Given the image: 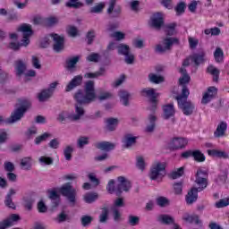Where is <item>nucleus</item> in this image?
I'll return each mask as SVG.
<instances>
[{"instance_id":"13d9d810","label":"nucleus","mask_w":229,"mask_h":229,"mask_svg":"<svg viewBox=\"0 0 229 229\" xmlns=\"http://www.w3.org/2000/svg\"><path fill=\"white\" fill-rule=\"evenodd\" d=\"M88 178L89 182H91L93 186L98 187V185H99V179L96 177V174L94 173L89 174Z\"/></svg>"},{"instance_id":"a878e982","label":"nucleus","mask_w":229,"mask_h":229,"mask_svg":"<svg viewBox=\"0 0 229 229\" xmlns=\"http://www.w3.org/2000/svg\"><path fill=\"white\" fill-rule=\"evenodd\" d=\"M131 96V95L127 90L122 89L119 91L120 101L123 106H128V105H130L129 99Z\"/></svg>"},{"instance_id":"5701e85b","label":"nucleus","mask_w":229,"mask_h":229,"mask_svg":"<svg viewBox=\"0 0 229 229\" xmlns=\"http://www.w3.org/2000/svg\"><path fill=\"white\" fill-rule=\"evenodd\" d=\"M14 194H17V191L14 189H10L9 192L5 196V200H4L5 207H8L9 208H13V209L15 208V204L12 199V196H14Z\"/></svg>"},{"instance_id":"c9c22d12","label":"nucleus","mask_w":229,"mask_h":229,"mask_svg":"<svg viewBox=\"0 0 229 229\" xmlns=\"http://www.w3.org/2000/svg\"><path fill=\"white\" fill-rule=\"evenodd\" d=\"M158 223L161 225H172L173 224V216L165 214L159 215L157 216Z\"/></svg>"},{"instance_id":"c756f323","label":"nucleus","mask_w":229,"mask_h":229,"mask_svg":"<svg viewBox=\"0 0 229 229\" xmlns=\"http://www.w3.org/2000/svg\"><path fill=\"white\" fill-rule=\"evenodd\" d=\"M31 162H33V159L31 158V157H26L21 158L20 165L25 171H30L32 165Z\"/></svg>"},{"instance_id":"bf43d9fd","label":"nucleus","mask_w":229,"mask_h":229,"mask_svg":"<svg viewBox=\"0 0 229 229\" xmlns=\"http://www.w3.org/2000/svg\"><path fill=\"white\" fill-rule=\"evenodd\" d=\"M150 106L148 107V110L150 112H155L157 110V106H158V100L157 98H149Z\"/></svg>"},{"instance_id":"412c9836","label":"nucleus","mask_w":229,"mask_h":229,"mask_svg":"<svg viewBox=\"0 0 229 229\" xmlns=\"http://www.w3.org/2000/svg\"><path fill=\"white\" fill-rule=\"evenodd\" d=\"M14 68L16 71V76H22L26 72V63L21 59H18L14 62Z\"/></svg>"},{"instance_id":"ea45409f","label":"nucleus","mask_w":229,"mask_h":229,"mask_svg":"<svg viewBox=\"0 0 229 229\" xmlns=\"http://www.w3.org/2000/svg\"><path fill=\"white\" fill-rule=\"evenodd\" d=\"M208 72L213 76V81H219V70L213 65L208 67Z\"/></svg>"},{"instance_id":"dca6fc26","label":"nucleus","mask_w":229,"mask_h":229,"mask_svg":"<svg viewBox=\"0 0 229 229\" xmlns=\"http://www.w3.org/2000/svg\"><path fill=\"white\" fill-rule=\"evenodd\" d=\"M198 192L199 190L198 188H191L190 191H188L186 195V203L187 205H192V203H196L198 201Z\"/></svg>"},{"instance_id":"4468645a","label":"nucleus","mask_w":229,"mask_h":229,"mask_svg":"<svg viewBox=\"0 0 229 229\" xmlns=\"http://www.w3.org/2000/svg\"><path fill=\"white\" fill-rule=\"evenodd\" d=\"M21 219V216L17 214L11 215L8 218L0 223V229H8L10 226H13V223H17Z\"/></svg>"},{"instance_id":"9d476101","label":"nucleus","mask_w":229,"mask_h":229,"mask_svg":"<svg viewBox=\"0 0 229 229\" xmlns=\"http://www.w3.org/2000/svg\"><path fill=\"white\" fill-rule=\"evenodd\" d=\"M117 180L118 184L115 189L116 196H121L123 192H129L130 189H131V182L123 176L118 177Z\"/></svg>"},{"instance_id":"39448f33","label":"nucleus","mask_w":229,"mask_h":229,"mask_svg":"<svg viewBox=\"0 0 229 229\" xmlns=\"http://www.w3.org/2000/svg\"><path fill=\"white\" fill-rule=\"evenodd\" d=\"M58 192L67 199L72 207L76 205L77 191L71 182H65L63 184L60 188H58Z\"/></svg>"},{"instance_id":"052dcab7","label":"nucleus","mask_w":229,"mask_h":229,"mask_svg":"<svg viewBox=\"0 0 229 229\" xmlns=\"http://www.w3.org/2000/svg\"><path fill=\"white\" fill-rule=\"evenodd\" d=\"M58 22H59L58 18H56L55 16L48 17L46 20V24L47 26H55V24H58Z\"/></svg>"},{"instance_id":"e2e57ef3","label":"nucleus","mask_w":229,"mask_h":229,"mask_svg":"<svg viewBox=\"0 0 229 229\" xmlns=\"http://www.w3.org/2000/svg\"><path fill=\"white\" fill-rule=\"evenodd\" d=\"M106 190L109 194H114L115 192V181L110 180L106 186Z\"/></svg>"},{"instance_id":"4d7b16f0","label":"nucleus","mask_w":229,"mask_h":229,"mask_svg":"<svg viewBox=\"0 0 229 229\" xmlns=\"http://www.w3.org/2000/svg\"><path fill=\"white\" fill-rule=\"evenodd\" d=\"M188 42L191 49H196V47H198V44H199V40L192 37L188 38Z\"/></svg>"},{"instance_id":"423d86ee","label":"nucleus","mask_w":229,"mask_h":229,"mask_svg":"<svg viewBox=\"0 0 229 229\" xmlns=\"http://www.w3.org/2000/svg\"><path fill=\"white\" fill-rule=\"evenodd\" d=\"M30 103L28 101H23L20 107H17L11 114V117L6 120L7 124H13V123H17V121H21V117H24V114H26L28 108L30 106Z\"/></svg>"},{"instance_id":"72a5a7b5","label":"nucleus","mask_w":229,"mask_h":229,"mask_svg":"<svg viewBox=\"0 0 229 229\" xmlns=\"http://www.w3.org/2000/svg\"><path fill=\"white\" fill-rule=\"evenodd\" d=\"M148 80L150 83H155L156 85H158L159 83H164L165 81L164 76L157 75L156 73H149Z\"/></svg>"},{"instance_id":"7ed1b4c3","label":"nucleus","mask_w":229,"mask_h":229,"mask_svg":"<svg viewBox=\"0 0 229 229\" xmlns=\"http://www.w3.org/2000/svg\"><path fill=\"white\" fill-rule=\"evenodd\" d=\"M189 96H191V90L183 89L182 94L175 97L177 105L184 115H192L196 110V106L189 100Z\"/></svg>"},{"instance_id":"c03bdc74","label":"nucleus","mask_w":229,"mask_h":229,"mask_svg":"<svg viewBox=\"0 0 229 229\" xmlns=\"http://www.w3.org/2000/svg\"><path fill=\"white\" fill-rule=\"evenodd\" d=\"M156 203L158 205V207H161L164 208L165 207H169L170 201L169 199L165 197H158L156 199Z\"/></svg>"},{"instance_id":"f257e3e1","label":"nucleus","mask_w":229,"mask_h":229,"mask_svg":"<svg viewBox=\"0 0 229 229\" xmlns=\"http://www.w3.org/2000/svg\"><path fill=\"white\" fill-rule=\"evenodd\" d=\"M73 98L76 101L75 114H70L68 119L71 121H80L85 115V109H83L82 105H90L98 98L94 88V81H88L85 83L84 91L81 89L77 90Z\"/></svg>"},{"instance_id":"f03ea898","label":"nucleus","mask_w":229,"mask_h":229,"mask_svg":"<svg viewBox=\"0 0 229 229\" xmlns=\"http://www.w3.org/2000/svg\"><path fill=\"white\" fill-rule=\"evenodd\" d=\"M150 28H153L157 31L162 30L166 35V38L163 41V45L159 44L156 46V53H165V51L171 50V46H173V23H168L164 25V17L162 13H155L148 22Z\"/></svg>"},{"instance_id":"2eb2a0df","label":"nucleus","mask_w":229,"mask_h":229,"mask_svg":"<svg viewBox=\"0 0 229 229\" xmlns=\"http://www.w3.org/2000/svg\"><path fill=\"white\" fill-rule=\"evenodd\" d=\"M83 81V76L77 75L72 79V81L67 84L65 88V92H71V90H74L76 87H80Z\"/></svg>"},{"instance_id":"5fc2aeb1","label":"nucleus","mask_w":229,"mask_h":229,"mask_svg":"<svg viewBox=\"0 0 229 229\" xmlns=\"http://www.w3.org/2000/svg\"><path fill=\"white\" fill-rule=\"evenodd\" d=\"M185 172V168L183 166L175 169L173 172V180H176L178 178H182L183 176V173Z\"/></svg>"},{"instance_id":"f3484780","label":"nucleus","mask_w":229,"mask_h":229,"mask_svg":"<svg viewBox=\"0 0 229 229\" xmlns=\"http://www.w3.org/2000/svg\"><path fill=\"white\" fill-rule=\"evenodd\" d=\"M228 128V124L225 122H221L216 130L214 131V137L216 139H220V137H225V133H226V130Z\"/></svg>"},{"instance_id":"69168bd1","label":"nucleus","mask_w":229,"mask_h":229,"mask_svg":"<svg viewBox=\"0 0 229 229\" xmlns=\"http://www.w3.org/2000/svg\"><path fill=\"white\" fill-rule=\"evenodd\" d=\"M67 219H69V216H67V214H65V212H62L57 216V217L55 218V221L57 223H64L67 221Z\"/></svg>"},{"instance_id":"bb28decb","label":"nucleus","mask_w":229,"mask_h":229,"mask_svg":"<svg viewBox=\"0 0 229 229\" xmlns=\"http://www.w3.org/2000/svg\"><path fill=\"white\" fill-rule=\"evenodd\" d=\"M52 96H53V91H48L46 89L41 90V92L38 94V99L40 103H44L47 101V99H49Z\"/></svg>"},{"instance_id":"7c9ffc66","label":"nucleus","mask_w":229,"mask_h":229,"mask_svg":"<svg viewBox=\"0 0 229 229\" xmlns=\"http://www.w3.org/2000/svg\"><path fill=\"white\" fill-rule=\"evenodd\" d=\"M137 142V137L132 134H126L124 136L123 143L126 148H131Z\"/></svg>"},{"instance_id":"a18cd8bd","label":"nucleus","mask_w":229,"mask_h":229,"mask_svg":"<svg viewBox=\"0 0 229 229\" xmlns=\"http://www.w3.org/2000/svg\"><path fill=\"white\" fill-rule=\"evenodd\" d=\"M89 138L87 136H81L77 140V146L80 148V149H83L85 146L89 144Z\"/></svg>"},{"instance_id":"09e8293b","label":"nucleus","mask_w":229,"mask_h":229,"mask_svg":"<svg viewBox=\"0 0 229 229\" xmlns=\"http://www.w3.org/2000/svg\"><path fill=\"white\" fill-rule=\"evenodd\" d=\"M72 151H74V148H72V146H67L64 149V155L65 160L69 161L72 159Z\"/></svg>"},{"instance_id":"2f4dec72","label":"nucleus","mask_w":229,"mask_h":229,"mask_svg":"<svg viewBox=\"0 0 229 229\" xmlns=\"http://www.w3.org/2000/svg\"><path fill=\"white\" fill-rule=\"evenodd\" d=\"M173 117V104L163 106V119H171Z\"/></svg>"},{"instance_id":"f704fd0d","label":"nucleus","mask_w":229,"mask_h":229,"mask_svg":"<svg viewBox=\"0 0 229 229\" xmlns=\"http://www.w3.org/2000/svg\"><path fill=\"white\" fill-rule=\"evenodd\" d=\"M214 58L216 64H222V62L225 60V53L223 52V49L221 47H216L214 52Z\"/></svg>"},{"instance_id":"338daca9","label":"nucleus","mask_w":229,"mask_h":229,"mask_svg":"<svg viewBox=\"0 0 229 229\" xmlns=\"http://www.w3.org/2000/svg\"><path fill=\"white\" fill-rule=\"evenodd\" d=\"M86 60H88V62L98 63L99 62V54L92 53L91 55L87 56Z\"/></svg>"},{"instance_id":"aec40b11","label":"nucleus","mask_w":229,"mask_h":229,"mask_svg":"<svg viewBox=\"0 0 229 229\" xmlns=\"http://www.w3.org/2000/svg\"><path fill=\"white\" fill-rule=\"evenodd\" d=\"M187 144H189V140L185 138H174L173 149H182Z\"/></svg>"},{"instance_id":"0e129e2a","label":"nucleus","mask_w":229,"mask_h":229,"mask_svg":"<svg viewBox=\"0 0 229 229\" xmlns=\"http://www.w3.org/2000/svg\"><path fill=\"white\" fill-rule=\"evenodd\" d=\"M67 33L70 37H77L78 36V28L74 26H69L67 28Z\"/></svg>"},{"instance_id":"f8f14e48","label":"nucleus","mask_w":229,"mask_h":229,"mask_svg":"<svg viewBox=\"0 0 229 229\" xmlns=\"http://www.w3.org/2000/svg\"><path fill=\"white\" fill-rule=\"evenodd\" d=\"M179 72L182 74L181 77L178 80V85L179 87H182L181 94H183V90H190L189 83H191V75L187 73V69L181 67L179 69Z\"/></svg>"},{"instance_id":"37998d69","label":"nucleus","mask_w":229,"mask_h":229,"mask_svg":"<svg viewBox=\"0 0 229 229\" xmlns=\"http://www.w3.org/2000/svg\"><path fill=\"white\" fill-rule=\"evenodd\" d=\"M105 10V3H99L89 9V13H102Z\"/></svg>"},{"instance_id":"49530a36","label":"nucleus","mask_w":229,"mask_h":229,"mask_svg":"<svg viewBox=\"0 0 229 229\" xmlns=\"http://www.w3.org/2000/svg\"><path fill=\"white\" fill-rule=\"evenodd\" d=\"M38 162L42 165H53L54 159L50 157L41 156L38 158Z\"/></svg>"},{"instance_id":"8fccbe9b","label":"nucleus","mask_w":229,"mask_h":229,"mask_svg":"<svg viewBox=\"0 0 229 229\" xmlns=\"http://www.w3.org/2000/svg\"><path fill=\"white\" fill-rule=\"evenodd\" d=\"M136 167L140 169V171H144L146 167V162L144 161V157L142 156H138L136 157Z\"/></svg>"},{"instance_id":"b1692460","label":"nucleus","mask_w":229,"mask_h":229,"mask_svg":"<svg viewBox=\"0 0 229 229\" xmlns=\"http://www.w3.org/2000/svg\"><path fill=\"white\" fill-rule=\"evenodd\" d=\"M141 96H144L145 98H149V99H157V96H159L158 93L156 92V89L153 88H145L141 90Z\"/></svg>"},{"instance_id":"ddd939ff","label":"nucleus","mask_w":229,"mask_h":229,"mask_svg":"<svg viewBox=\"0 0 229 229\" xmlns=\"http://www.w3.org/2000/svg\"><path fill=\"white\" fill-rule=\"evenodd\" d=\"M54 40L53 49L55 53H62L65 49V38L58 34H50Z\"/></svg>"},{"instance_id":"680f3d73","label":"nucleus","mask_w":229,"mask_h":229,"mask_svg":"<svg viewBox=\"0 0 229 229\" xmlns=\"http://www.w3.org/2000/svg\"><path fill=\"white\" fill-rule=\"evenodd\" d=\"M82 226H89L92 223V216H83L81 218Z\"/></svg>"},{"instance_id":"6e6d98bb","label":"nucleus","mask_w":229,"mask_h":229,"mask_svg":"<svg viewBox=\"0 0 229 229\" xmlns=\"http://www.w3.org/2000/svg\"><path fill=\"white\" fill-rule=\"evenodd\" d=\"M193 158L196 162H205V155L199 150L193 151Z\"/></svg>"},{"instance_id":"e433bc0d","label":"nucleus","mask_w":229,"mask_h":229,"mask_svg":"<svg viewBox=\"0 0 229 229\" xmlns=\"http://www.w3.org/2000/svg\"><path fill=\"white\" fill-rule=\"evenodd\" d=\"M173 192L176 196H181L182 192H183V181L174 182Z\"/></svg>"},{"instance_id":"864d4df0","label":"nucleus","mask_w":229,"mask_h":229,"mask_svg":"<svg viewBox=\"0 0 229 229\" xmlns=\"http://www.w3.org/2000/svg\"><path fill=\"white\" fill-rule=\"evenodd\" d=\"M140 221V218L137 216L130 215L128 216V224L131 225V226H137Z\"/></svg>"},{"instance_id":"20e7f679","label":"nucleus","mask_w":229,"mask_h":229,"mask_svg":"<svg viewBox=\"0 0 229 229\" xmlns=\"http://www.w3.org/2000/svg\"><path fill=\"white\" fill-rule=\"evenodd\" d=\"M18 31L22 32V39L21 43L11 42L9 44V48L13 49V51H19L21 47H26L30 46V37L33 35V30H31V25L30 24H22L18 28Z\"/></svg>"},{"instance_id":"393cba45","label":"nucleus","mask_w":229,"mask_h":229,"mask_svg":"<svg viewBox=\"0 0 229 229\" xmlns=\"http://www.w3.org/2000/svg\"><path fill=\"white\" fill-rule=\"evenodd\" d=\"M209 157H216V158H224L225 160L229 158L228 153L217 149L208 150Z\"/></svg>"},{"instance_id":"0eeeda50","label":"nucleus","mask_w":229,"mask_h":229,"mask_svg":"<svg viewBox=\"0 0 229 229\" xmlns=\"http://www.w3.org/2000/svg\"><path fill=\"white\" fill-rule=\"evenodd\" d=\"M165 176V165L156 163L152 165L149 173L150 180H162Z\"/></svg>"},{"instance_id":"79ce46f5","label":"nucleus","mask_w":229,"mask_h":229,"mask_svg":"<svg viewBox=\"0 0 229 229\" xmlns=\"http://www.w3.org/2000/svg\"><path fill=\"white\" fill-rule=\"evenodd\" d=\"M65 6L77 10L78 8L83 7V3L80 2V0H69L66 2Z\"/></svg>"},{"instance_id":"cd10ccee","label":"nucleus","mask_w":229,"mask_h":229,"mask_svg":"<svg viewBox=\"0 0 229 229\" xmlns=\"http://www.w3.org/2000/svg\"><path fill=\"white\" fill-rule=\"evenodd\" d=\"M80 58H81V55H76L71 58H68L66 60V69H68V71L74 69L76 67V64L80 62Z\"/></svg>"},{"instance_id":"58836bf2","label":"nucleus","mask_w":229,"mask_h":229,"mask_svg":"<svg viewBox=\"0 0 229 229\" xmlns=\"http://www.w3.org/2000/svg\"><path fill=\"white\" fill-rule=\"evenodd\" d=\"M105 72H106V70L105 68H100L98 72H88L85 73L84 78L87 79H94V78H99V76H105Z\"/></svg>"},{"instance_id":"473e14b6","label":"nucleus","mask_w":229,"mask_h":229,"mask_svg":"<svg viewBox=\"0 0 229 229\" xmlns=\"http://www.w3.org/2000/svg\"><path fill=\"white\" fill-rule=\"evenodd\" d=\"M98 198H99V195L96 192H88L83 196V199L85 203H94V201H97Z\"/></svg>"},{"instance_id":"4be33fe9","label":"nucleus","mask_w":229,"mask_h":229,"mask_svg":"<svg viewBox=\"0 0 229 229\" xmlns=\"http://www.w3.org/2000/svg\"><path fill=\"white\" fill-rule=\"evenodd\" d=\"M205 52L195 53L190 56L191 62L195 64V65H201V64H205Z\"/></svg>"},{"instance_id":"4c0bfd02","label":"nucleus","mask_w":229,"mask_h":229,"mask_svg":"<svg viewBox=\"0 0 229 229\" xmlns=\"http://www.w3.org/2000/svg\"><path fill=\"white\" fill-rule=\"evenodd\" d=\"M117 124H119V120L116 118H109L106 120V129L109 131H114L115 128H117Z\"/></svg>"},{"instance_id":"a19ab883","label":"nucleus","mask_w":229,"mask_h":229,"mask_svg":"<svg viewBox=\"0 0 229 229\" xmlns=\"http://www.w3.org/2000/svg\"><path fill=\"white\" fill-rule=\"evenodd\" d=\"M49 198L53 200L54 207H58L60 203V195L55 190L49 192Z\"/></svg>"},{"instance_id":"6ab92c4d","label":"nucleus","mask_w":229,"mask_h":229,"mask_svg":"<svg viewBox=\"0 0 229 229\" xmlns=\"http://www.w3.org/2000/svg\"><path fill=\"white\" fill-rule=\"evenodd\" d=\"M148 124L145 128L146 133H153L155 131V128L157 127V116L155 114H149L148 118Z\"/></svg>"},{"instance_id":"3c124183","label":"nucleus","mask_w":229,"mask_h":229,"mask_svg":"<svg viewBox=\"0 0 229 229\" xmlns=\"http://www.w3.org/2000/svg\"><path fill=\"white\" fill-rule=\"evenodd\" d=\"M49 137H51V133L45 132L42 135L38 136L35 139V144H37L38 146V144H40L41 142H44V141L47 140L49 139Z\"/></svg>"},{"instance_id":"1a4fd4ad","label":"nucleus","mask_w":229,"mask_h":229,"mask_svg":"<svg viewBox=\"0 0 229 229\" xmlns=\"http://www.w3.org/2000/svg\"><path fill=\"white\" fill-rule=\"evenodd\" d=\"M118 55H122L123 56H125L124 61L125 64H128L129 65H131L133 62H135V55L130 52V46L120 44L117 47Z\"/></svg>"},{"instance_id":"603ef678","label":"nucleus","mask_w":229,"mask_h":229,"mask_svg":"<svg viewBox=\"0 0 229 229\" xmlns=\"http://www.w3.org/2000/svg\"><path fill=\"white\" fill-rule=\"evenodd\" d=\"M175 12L177 16L183 15V13H185V3L184 2L179 3L175 6Z\"/></svg>"},{"instance_id":"9b49d317","label":"nucleus","mask_w":229,"mask_h":229,"mask_svg":"<svg viewBox=\"0 0 229 229\" xmlns=\"http://www.w3.org/2000/svg\"><path fill=\"white\" fill-rule=\"evenodd\" d=\"M207 178H208V174L206 171L203 170H198L196 173V178H195V183L199 185V192H201V191H204V189H207V185H208V182L207 181Z\"/></svg>"},{"instance_id":"a211bd4d","label":"nucleus","mask_w":229,"mask_h":229,"mask_svg":"<svg viewBox=\"0 0 229 229\" xmlns=\"http://www.w3.org/2000/svg\"><path fill=\"white\" fill-rule=\"evenodd\" d=\"M95 148L101 149V151H112V149L115 148V144L108 141H100L95 143Z\"/></svg>"},{"instance_id":"774afa93","label":"nucleus","mask_w":229,"mask_h":229,"mask_svg":"<svg viewBox=\"0 0 229 229\" xmlns=\"http://www.w3.org/2000/svg\"><path fill=\"white\" fill-rule=\"evenodd\" d=\"M111 37L116 40H124L125 35L121 31H115L111 35Z\"/></svg>"},{"instance_id":"c85d7f7f","label":"nucleus","mask_w":229,"mask_h":229,"mask_svg":"<svg viewBox=\"0 0 229 229\" xmlns=\"http://www.w3.org/2000/svg\"><path fill=\"white\" fill-rule=\"evenodd\" d=\"M108 216H110V209H108V208H102V211L98 216V222L104 225L106 224Z\"/></svg>"},{"instance_id":"6e6552de","label":"nucleus","mask_w":229,"mask_h":229,"mask_svg":"<svg viewBox=\"0 0 229 229\" xmlns=\"http://www.w3.org/2000/svg\"><path fill=\"white\" fill-rule=\"evenodd\" d=\"M117 0H109L108 8H107V15H109L110 19H119L121 14L123 13V7L117 5Z\"/></svg>"},{"instance_id":"de8ad7c7","label":"nucleus","mask_w":229,"mask_h":229,"mask_svg":"<svg viewBox=\"0 0 229 229\" xmlns=\"http://www.w3.org/2000/svg\"><path fill=\"white\" fill-rule=\"evenodd\" d=\"M228 205H229V197L221 199L215 203V207L216 208H225V207H228Z\"/></svg>"}]
</instances>
